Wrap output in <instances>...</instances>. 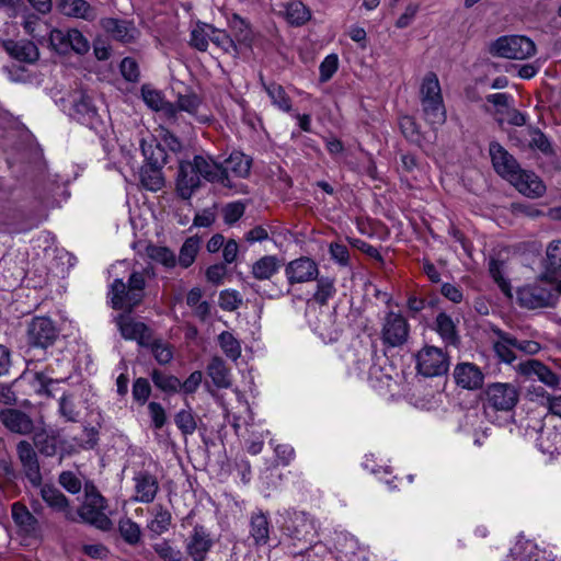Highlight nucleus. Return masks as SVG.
Segmentation results:
<instances>
[{
	"label": "nucleus",
	"instance_id": "nucleus-3",
	"mask_svg": "<svg viewBox=\"0 0 561 561\" xmlns=\"http://www.w3.org/2000/svg\"><path fill=\"white\" fill-rule=\"evenodd\" d=\"M146 287V277L144 272H134L128 282L115 279L111 285V304L114 309H126L130 312L144 299Z\"/></svg>",
	"mask_w": 561,
	"mask_h": 561
},
{
	"label": "nucleus",
	"instance_id": "nucleus-34",
	"mask_svg": "<svg viewBox=\"0 0 561 561\" xmlns=\"http://www.w3.org/2000/svg\"><path fill=\"white\" fill-rule=\"evenodd\" d=\"M41 495L43 501L54 511L64 512L68 519H72V514L68 510V499L55 486L43 485L41 489Z\"/></svg>",
	"mask_w": 561,
	"mask_h": 561
},
{
	"label": "nucleus",
	"instance_id": "nucleus-32",
	"mask_svg": "<svg viewBox=\"0 0 561 561\" xmlns=\"http://www.w3.org/2000/svg\"><path fill=\"white\" fill-rule=\"evenodd\" d=\"M251 169V160L242 152L234 151L222 163L225 176L230 179V174L237 178H245Z\"/></svg>",
	"mask_w": 561,
	"mask_h": 561
},
{
	"label": "nucleus",
	"instance_id": "nucleus-47",
	"mask_svg": "<svg viewBox=\"0 0 561 561\" xmlns=\"http://www.w3.org/2000/svg\"><path fill=\"white\" fill-rule=\"evenodd\" d=\"M251 536L256 545H265L268 540V522L263 514L253 515L251 518Z\"/></svg>",
	"mask_w": 561,
	"mask_h": 561
},
{
	"label": "nucleus",
	"instance_id": "nucleus-35",
	"mask_svg": "<svg viewBox=\"0 0 561 561\" xmlns=\"http://www.w3.org/2000/svg\"><path fill=\"white\" fill-rule=\"evenodd\" d=\"M280 267V260L276 255H264L252 265L251 273L259 280L272 278Z\"/></svg>",
	"mask_w": 561,
	"mask_h": 561
},
{
	"label": "nucleus",
	"instance_id": "nucleus-39",
	"mask_svg": "<svg viewBox=\"0 0 561 561\" xmlns=\"http://www.w3.org/2000/svg\"><path fill=\"white\" fill-rule=\"evenodd\" d=\"M261 82L274 106L283 112H289L291 110V100L280 84L275 82L266 83L262 77Z\"/></svg>",
	"mask_w": 561,
	"mask_h": 561
},
{
	"label": "nucleus",
	"instance_id": "nucleus-28",
	"mask_svg": "<svg viewBox=\"0 0 561 561\" xmlns=\"http://www.w3.org/2000/svg\"><path fill=\"white\" fill-rule=\"evenodd\" d=\"M493 334L495 335V340L493 341V350L499 357V359L506 364H512L515 359V336L512 334L499 329H492Z\"/></svg>",
	"mask_w": 561,
	"mask_h": 561
},
{
	"label": "nucleus",
	"instance_id": "nucleus-44",
	"mask_svg": "<svg viewBox=\"0 0 561 561\" xmlns=\"http://www.w3.org/2000/svg\"><path fill=\"white\" fill-rule=\"evenodd\" d=\"M436 331L440 337L449 343L455 344L457 342V331L453 319L445 312L438 313L435 320Z\"/></svg>",
	"mask_w": 561,
	"mask_h": 561
},
{
	"label": "nucleus",
	"instance_id": "nucleus-20",
	"mask_svg": "<svg viewBox=\"0 0 561 561\" xmlns=\"http://www.w3.org/2000/svg\"><path fill=\"white\" fill-rule=\"evenodd\" d=\"M290 536L305 543L311 545L317 536L316 522L306 513L295 514L291 518L290 526L287 527Z\"/></svg>",
	"mask_w": 561,
	"mask_h": 561
},
{
	"label": "nucleus",
	"instance_id": "nucleus-21",
	"mask_svg": "<svg viewBox=\"0 0 561 561\" xmlns=\"http://www.w3.org/2000/svg\"><path fill=\"white\" fill-rule=\"evenodd\" d=\"M454 378L458 386L469 390L481 388L484 381L483 373L472 363H460L456 365Z\"/></svg>",
	"mask_w": 561,
	"mask_h": 561
},
{
	"label": "nucleus",
	"instance_id": "nucleus-50",
	"mask_svg": "<svg viewBox=\"0 0 561 561\" xmlns=\"http://www.w3.org/2000/svg\"><path fill=\"white\" fill-rule=\"evenodd\" d=\"M154 386L165 392L180 391L181 380L175 376L165 375L162 371L153 370L151 375Z\"/></svg>",
	"mask_w": 561,
	"mask_h": 561
},
{
	"label": "nucleus",
	"instance_id": "nucleus-63",
	"mask_svg": "<svg viewBox=\"0 0 561 561\" xmlns=\"http://www.w3.org/2000/svg\"><path fill=\"white\" fill-rule=\"evenodd\" d=\"M329 251L331 259L334 260L336 263H339L342 266L348 265L350 251L346 245L342 243H331Z\"/></svg>",
	"mask_w": 561,
	"mask_h": 561
},
{
	"label": "nucleus",
	"instance_id": "nucleus-46",
	"mask_svg": "<svg viewBox=\"0 0 561 561\" xmlns=\"http://www.w3.org/2000/svg\"><path fill=\"white\" fill-rule=\"evenodd\" d=\"M201 240L197 237L187 238L180 249L179 264L187 268L190 267L198 253Z\"/></svg>",
	"mask_w": 561,
	"mask_h": 561
},
{
	"label": "nucleus",
	"instance_id": "nucleus-9",
	"mask_svg": "<svg viewBox=\"0 0 561 561\" xmlns=\"http://www.w3.org/2000/svg\"><path fill=\"white\" fill-rule=\"evenodd\" d=\"M410 325L407 319L396 311H388L382 320L380 337L385 345L397 347L408 340Z\"/></svg>",
	"mask_w": 561,
	"mask_h": 561
},
{
	"label": "nucleus",
	"instance_id": "nucleus-55",
	"mask_svg": "<svg viewBox=\"0 0 561 561\" xmlns=\"http://www.w3.org/2000/svg\"><path fill=\"white\" fill-rule=\"evenodd\" d=\"M209 25L197 26L191 33V45L201 51H205L209 43Z\"/></svg>",
	"mask_w": 561,
	"mask_h": 561
},
{
	"label": "nucleus",
	"instance_id": "nucleus-12",
	"mask_svg": "<svg viewBox=\"0 0 561 561\" xmlns=\"http://www.w3.org/2000/svg\"><path fill=\"white\" fill-rule=\"evenodd\" d=\"M201 181L218 183L226 187H231V180L225 176L222 163L216 161L210 154H196L192 159Z\"/></svg>",
	"mask_w": 561,
	"mask_h": 561
},
{
	"label": "nucleus",
	"instance_id": "nucleus-49",
	"mask_svg": "<svg viewBox=\"0 0 561 561\" xmlns=\"http://www.w3.org/2000/svg\"><path fill=\"white\" fill-rule=\"evenodd\" d=\"M335 291L333 279L329 277L317 278V289L313 294V299L323 306L335 295Z\"/></svg>",
	"mask_w": 561,
	"mask_h": 561
},
{
	"label": "nucleus",
	"instance_id": "nucleus-54",
	"mask_svg": "<svg viewBox=\"0 0 561 561\" xmlns=\"http://www.w3.org/2000/svg\"><path fill=\"white\" fill-rule=\"evenodd\" d=\"M209 41L214 43L216 46L221 48L225 51L236 50V45L233 39L221 30H217L214 26L209 25Z\"/></svg>",
	"mask_w": 561,
	"mask_h": 561
},
{
	"label": "nucleus",
	"instance_id": "nucleus-13",
	"mask_svg": "<svg viewBox=\"0 0 561 561\" xmlns=\"http://www.w3.org/2000/svg\"><path fill=\"white\" fill-rule=\"evenodd\" d=\"M489 151L493 168L497 174L510 182L517 179L516 176L520 168L512 154L497 142L490 144Z\"/></svg>",
	"mask_w": 561,
	"mask_h": 561
},
{
	"label": "nucleus",
	"instance_id": "nucleus-30",
	"mask_svg": "<svg viewBox=\"0 0 561 561\" xmlns=\"http://www.w3.org/2000/svg\"><path fill=\"white\" fill-rule=\"evenodd\" d=\"M140 148L146 164L162 168L167 163L168 154L156 138H142L140 140Z\"/></svg>",
	"mask_w": 561,
	"mask_h": 561
},
{
	"label": "nucleus",
	"instance_id": "nucleus-43",
	"mask_svg": "<svg viewBox=\"0 0 561 561\" xmlns=\"http://www.w3.org/2000/svg\"><path fill=\"white\" fill-rule=\"evenodd\" d=\"M162 168L145 164L140 169V182L142 186L149 191L157 192L164 185V178L161 172Z\"/></svg>",
	"mask_w": 561,
	"mask_h": 561
},
{
	"label": "nucleus",
	"instance_id": "nucleus-16",
	"mask_svg": "<svg viewBox=\"0 0 561 561\" xmlns=\"http://www.w3.org/2000/svg\"><path fill=\"white\" fill-rule=\"evenodd\" d=\"M116 324L124 339L135 340L141 346H149L151 344L152 332L145 323L134 321L128 316L121 314L116 318Z\"/></svg>",
	"mask_w": 561,
	"mask_h": 561
},
{
	"label": "nucleus",
	"instance_id": "nucleus-17",
	"mask_svg": "<svg viewBox=\"0 0 561 561\" xmlns=\"http://www.w3.org/2000/svg\"><path fill=\"white\" fill-rule=\"evenodd\" d=\"M100 24L114 39L125 44L135 42L140 34L135 24L127 20L104 18Z\"/></svg>",
	"mask_w": 561,
	"mask_h": 561
},
{
	"label": "nucleus",
	"instance_id": "nucleus-48",
	"mask_svg": "<svg viewBox=\"0 0 561 561\" xmlns=\"http://www.w3.org/2000/svg\"><path fill=\"white\" fill-rule=\"evenodd\" d=\"M148 257L165 267H173L176 264L175 254L167 247L148 245L146 249Z\"/></svg>",
	"mask_w": 561,
	"mask_h": 561
},
{
	"label": "nucleus",
	"instance_id": "nucleus-58",
	"mask_svg": "<svg viewBox=\"0 0 561 561\" xmlns=\"http://www.w3.org/2000/svg\"><path fill=\"white\" fill-rule=\"evenodd\" d=\"M149 346H151L152 354L159 364L165 365L171 362L173 354L169 345L152 340Z\"/></svg>",
	"mask_w": 561,
	"mask_h": 561
},
{
	"label": "nucleus",
	"instance_id": "nucleus-24",
	"mask_svg": "<svg viewBox=\"0 0 561 561\" xmlns=\"http://www.w3.org/2000/svg\"><path fill=\"white\" fill-rule=\"evenodd\" d=\"M0 420L11 432L26 435L33 431V421L24 412L16 409H4L0 412Z\"/></svg>",
	"mask_w": 561,
	"mask_h": 561
},
{
	"label": "nucleus",
	"instance_id": "nucleus-26",
	"mask_svg": "<svg viewBox=\"0 0 561 561\" xmlns=\"http://www.w3.org/2000/svg\"><path fill=\"white\" fill-rule=\"evenodd\" d=\"M60 12L69 18L81 19L92 22L98 18V11L85 0H60L58 3Z\"/></svg>",
	"mask_w": 561,
	"mask_h": 561
},
{
	"label": "nucleus",
	"instance_id": "nucleus-11",
	"mask_svg": "<svg viewBox=\"0 0 561 561\" xmlns=\"http://www.w3.org/2000/svg\"><path fill=\"white\" fill-rule=\"evenodd\" d=\"M201 186L202 181L193 161H181L175 178L176 194L182 199L188 201Z\"/></svg>",
	"mask_w": 561,
	"mask_h": 561
},
{
	"label": "nucleus",
	"instance_id": "nucleus-37",
	"mask_svg": "<svg viewBox=\"0 0 561 561\" xmlns=\"http://www.w3.org/2000/svg\"><path fill=\"white\" fill-rule=\"evenodd\" d=\"M282 8L283 10L279 12L291 25H304L311 18L309 9L301 1H291L286 4H282Z\"/></svg>",
	"mask_w": 561,
	"mask_h": 561
},
{
	"label": "nucleus",
	"instance_id": "nucleus-15",
	"mask_svg": "<svg viewBox=\"0 0 561 561\" xmlns=\"http://www.w3.org/2000/svg\"><path fill=\"white\" fill-rule=\"evenodd\" d=\"M133 481L135 491L133 500L138 503H152L159 491L157 477L149 471L141 470L134 474Z\"/></svg>",
	"mask_w": 561,
	"mask_h": 561
},
{
	"label": "nucleus",
	"instance_id": "nucleus-6",
	"mask_svg": "<svg viewBox=\"0 0 561 561\" xmlns=\"http://www.w3.org/2000/svg\"><path fill=\"white\" fill-rule=\"evenodd\" d=\"M536 51L534 42L520 35L501 36L490 46V53L493 56L508 59H526Z\"/></svg>",
	"mask_w": 561,
	"mask_h": 561
},
{
	"label": "nucleus",
	"instance_id": "nucleus-1",
	"mask_svg": "<svg viewBox=\"0 0 561 561\" xmlns=\"http://www.w3.org/2000/svg\"><path fill=\"white\" fill-rule=\"evenodd\" d=\"M517 301L520 307L535 310L554 308L557 294L553 291V277L541 273L533 283L517 289Z\"/></svg>",
	"mask_w": 561,
	"mask_h": 561
},
{
	"label": "nucleus",
	"instance_id": "nucleus-38",
	"mask_svg": "<svg viewBox=\"0 0 561 561\" xmlns=\"http://www.w3.org/2000/svg\"><path fill=\"white\" fill-rule=\"evenodd\" d=\"M424 119L433 127L442 126L446 122V110L443 99L421 102Z\"/></svg>",
	"mask_w": 561,
	"mask_h": 561
},
{
	"label": "nucleus",
	"instance_id": "nucleus-64",
	"mask_svg": "<svg viewBox=\"0 0 561 561\" xmlns=\"http://www.w3.org/2000/svg\"><path fill=\"white\" fill-rule=\"evenodd\" d=\"M150 396V385L147 379L138 378L133 385V397L136 401L145 403Z\"/></svg>",
	"mask_w": 561,
	"mask_h": 561
},
{
	"label": "nucleus",
	"instance_id": "nucleus-23",
	"mask_svg": "<svg viewBox=\"0 0 561 561\" xmlns=\"http://www.w3.org/2000/svg\"><path fill=\"white\" fill-rule=\"evenodd\" d=\"M518 370L526 377L536 376L539 381L548 387L556 388L560 383V377L548 366L536 359H528L518 365Z\"/></svg>",
	"mask_w": 561,
	"mask_h": 561
},
{
	"label": "nucleus",
	"instance_id": "nucleus-62",
	"mask_svg": "<svg viewBox=\"0 0 561 561\" xmlns=\"http://www.w3.org/2000/svg\"><path fill=\"white\" fill-rule=\"evenodd\" d=\"M148 411L154 428H162L167 422V415L163 407L158 402H150L148 404Z\"/></svg>",
	"mask_w": 561,
	"mask_h": 561
},
{
	"label": "nucleus",
	"instance_id": "nucleus-27",
	"mask_svg": "<svg viewBox=\"0 0 561 561\" xmlns=\"http://www.w3.org/2000/svg\"><path fill=\"white\" fill-rule=\"evenodd\" d=\"M141 98L146 105L156 112H163L170 118H176V107L173 103L167 102L162 93L150 85H142Z\"/></svg>",
	"mask_w": 561,
	"mask_h": 561
},
{
	"label": "nucleus",
	"instance_id": "nucleus-4",
	"mask_svg": "<svg viewBox=\"0 0 561 561\" xmlns=\"http://www.w3.org/2000/svg\"><path fill=\"white\" fill-rule=\"evenodd\" d=\"M105 499L92 483H85L84 500L78 511L80 518L101 530H108L112 526V522L105 514Z\"/></svg>",
	"mask_w": 561,
	"mask_h": 561
},
{
	"label": "nucleus",
	"instance_id": "nucleus-33",
	"mask_svg": "<svg viewBox=\"0 0 561 561\" xmlns=\"http://www.w3.org/2000/svg\"><path fill=\"white\" fill-rule=\"evenodd\" d=\"M4 48L10 56L25 62L35 61L39 55L36 45L28 41H8L4 43Z\"/></svg>",
	"mask_w": 561,
	"mask_h": 561
},
{
	"label": "nucleus",
	"instance_id": "nucleus-42",
	"mask_svg": "<svg viewBox=\"0 0 561 561\" xmlns=\"http://www.w3.org/2000/svg\"><path fill=\"white\" fill-rule=\"evenodd\" d=\"M421 102L434 101L443 99L442 89L438 77L434 72H427L420 88Z\"/></svg>",
	"mask_w": 561,
	"mask_h": 561
},
{
	"label": "nucleus",
	"instance_id": "nucleus-57",
	"mask_svg": "<svg viewBox=\"0 0 561 561\" xmlns=\"http://www.w3.org/2000/svg\"><path fill=\"white\" fill-rule=\"evenodd\" d=\"M60 485L69 493L77 494L82 489L81 480L72 471H64L59 476Z\"/></svg>",
	"mask_w": 561,
	"mask_h": 561
},
{
	"label": "nucleus",
	"instance_id": "nucleus-56",
	"mask_svg": "<svg viewBox=\"0 0 561 561\" xmlns=\"http://www.w3.org/2000/svg\"><path fill=\"white\" fill-rule=\"evenodd\" d=\"M339 67V58L335 54L328 55L320 64V80L322 82L329 81L336 72Z\"/></svg>",
	"mask_w": 561,
	"mask_h": 561
},
{
	"label": "nucleus",
	"instance_id": "nucleus-59",
	"mask_svg": "<svg viewBox=\"0 0 561 561\" xmlns=\"http://www.w3.org/2000/svg\"><path fill=\"white\" fill-rule=\"evenodd\" d=\"M122 76L130 82H136L139 79V67L135 59L126 57L122 60L121 66Z\"/></svg>",
	"mask_w": 561,
	"mask_h": 561
},
{
	"label": "nucleus",
	"instance_id": "nucleus-10",
	"mask_svg": "<svg viewBox=\"0 0 561 561\" xmlns=\"http://www.w3.org/2000/svg\"><path fill=\"white\" fill-rule=\"evenodd\" d=\"M27 342L33 347L47 348L54 344L58 330L48 317H35L27 325Z\"/></svg>",
	"mask_w": 561,
	"mask_h": 561
},
{
	"label": "nucleus",
	"instance_id": "nucleus-53",
	"mask_svg": "<svg viewBox=\"0 0 561 561\" xmlns=\"http://www.w3.org/2000/svg\"><path fill=\"white\" fill-rule=\"evenodd\" d=\"M153 550L163 561H188L179 549L173 548L168 541L153 545Z\"/></svg>",
	"mask_w": 561,
	"mask_h": 561
},
{
	"label": "nucleus",
	"instance_id": "nucleus-52",
	"mask_svg": "<svg viewBox=\"0 0 561 561\" xmlns=\"http://www.w3.org/2000/svg\"><path fill=\"white\" fill-rule=\"evenodd\" d=\"M174 422L183 435H192L197 427L191 409L179 411L174 416Z\"/></svg>",
	"mask_w": 561,
	"mask_h": 561
},
{
	"label": "nucleus",
	"instance_id": "nucleus-18",
	"mask_svg": "<svg viewBox=\"0 0 561 561\" xmlns=\"http://www.w3.org/2000/svg\"><path fill=\"white\" fill-rule=\"evenodd\" d=\"M286 276L290 284L307 283L317 279L319 268L317 263L309 257H299L286 266Z\"/></svg>",
	"mask_w": 561,
	"mask_h": 561
},
{
	"label": "nucleus",
	"instance_id": "nucleus-61",
	"mask_svg": "<svg viewBox=\"0 0 561 561\" xmlns=\"http://www.w3.org/2000/svg\"><path fill=\"white\" fill-rule=\"evenodd\" d=\"M242 300L237 291L225 290L220 294L219 304L224 310L233 311L239 308Z\"/></svg>",
	"mask_w": 561,
	"mask_h": 561
},
{
	"label": "nucleus",
	"instance_id": "nucleus-2",
	"mask_svg": "<svg viewBox=\"0 0 561 561\" xmlns=\"http://www.w3.org/2000/svg\"><path fill=\"white\" fill-rule=\"evenodd\" d=\"M373 354L374 352L368 347L354 350L353 356L355 359L351 371L360 378L367 373L368 383L380 394L392 392L396 382L390 374L383 371L381 366L371 364Z\"/></svg>",
	"mask_w": 561,
	"mask_h": 561
},
{
	"label": "nucleus",
	"instance_id": "nucleus-14",
	"mask_svg": "<svg viewBox=\"0 0 561 561\" xmlns=\"http://www.w3.org/2000/svg\"><path fill=\"white\" fill-rule=\"evenodd\" d=\"M16 451L25 477L32 485L39 486L42 484V473L36 451L26 440H21L18 444Z\"/></svg>",
	"mask_w": 561,
	"mask_h": 561
},
{
	"label": "nucleus",
	"instance_id": "nucleus-7",
	"mask_svg": "<svg viewBox=\"0 0 561 561\" xmlns=\"http://www.w3.org/2000/svg\"><path fill=\"white\" fill-rule=\"evenodd\" d=\"M518 390L512 383L494 382L485 390L484 407L494 411L508 412L518 402Z\"/></svg>",
	"mask_w": 561,
	"mask_h": 561
},
{
	"label": "nucleus",
	"instance_id": "nucleus-45",
	"mask_svg": "<svg viewBox=\"0 0 561 561\" xmlns=\"http://www.w3.org/2000/svg\"><path fill=\"white\" fill-rule=\"evenodd\" d=\"M218 344L229 359L236 362L241 356L240 341L231 332H221L218 335Z\"/></svg>",
	"mask_w": 561,
	"mask_h": 561
},
{
	"label": "nucleus",
	"instance_id": "nucleus-19",
	"mask_svg": "<svg viewBox=\"0 0 561 561\" xmlns=\"http://www.w3.org/2000/svg\"><path fill=\"white\" fill-rule=\"evenodd\" d=\"M213 547V540L203 526H195L186 539L185 549L194 561H204Z\"/></svg>",
	"mask_w": 561,
	"mask_h": 561
},
{
	"label": "nucleus",
	"instance_id": "nucleus-22",
	"mask_svg": "<svg viewBox=\"0 0 561 561\" xmlns=\"http://www.w3.org/2000/svg\"><path fill=\"white\" fill-rule=\"evenodd\" d=\"M176 113L182 111L194 117L199 123L210 121V114L203 100L195 93L180 94L176 103Z\"/></svg>",
	"mask_w": 561,
	"mask_h": 561
},
{
	"label": "nucleus",
	"instance_id": "nucleus-51",
	"mask_svg": "<svg viewBox=\"0 0 561 561\" xmlns=\"http://www.w3.org/2000/svg\"><path fill=\"white\" fill-rule=\"evenodd\" d=\"M118 529L123 539L129 545H137L140 541L141 530L137 523L129 518L119 520Z\"/></svg>",
	"mask_w": 561,
	"mask_h": 561
},
{
	"label": "nucleus",
	"instance_id": "nucleus-29",
	"mask_svg": "<svg viewBox=\"0 0 561 561\" xmlns=\"http://www.w3.org/2000/svg\"><path fill=\"white\" fill-rule=\"evenodd\" d=\"M73 117L81 124L94 127L99 121L98 111L92 99L85 94H81L73 101Z\"/></svg>",
	"mask_w": 561,
	"mask_h": 561
},
{
	"label": "nucleus",
	"instance_id": "nucleus-60",
	"mask_svg": "<svg viewBox=\"0 0 561 561\" xmlns=\"http://www.w3.org/2000/svg\"><path fill=\"white\" fill-rule=\"evenodd\" d=\"M229 26L236 33V36L239 41H245L249 38V25L240 15L232 14L229 19Z\"/></svg>",
	"mask_w": 561,
	"mask_h": 561
},
{
	"label": "nucleus",
	"instance_id": "nucleus-25",
	"mask_svg": "<svg viewBox=\"0 0 561 561\" xmlns=\"http://www.w3.org/2000/svg\"><path fill=\"white\" fill-rule=\"evenodd\" d=\"M511 183L525 196L536 198L543 195L546 186L542 181L533 172L519 170Z\"/></svg>",
	"mask_w": 561,
	"mask_h": 561
},
{
	"label": "nucleus",
	"instance_id": "nucleus-41",
	"mask_svg": "<svg viewBox=\"0 0 561 561\" xmlns=\"http://www.w3.org/2000/svg\"><path fill=\"white\" fill-rule=\"evenodd\" d=\"M545 271L550 277L561 273V240L550 242L546 249V257L543 260Z\"/></svg>",
	"mask_w": 561,
	"mask_h": 561
},
{
	"label": "nucleus",
	"instance_id": "nucleus-5",
	"mask_svg": "<svg viewBox=\"0 0 561 561\" xmlns=\"http://www.w3.org/2000/svg\"><path fill=\"white\" fill-rule=\"evenodd\" d=\"M49 45L61 55H67L70 51L85 55L90 50L89 39L78 28H51Z\"/></svg>",
	"mask_w": 561,
	"mask_h": 561
},
{
	"label": "nucleus",
	"instance_id": "nucleus-31",
	"mask_svg": "<svg viewBox=\"0 0 561 561\" xmlns=\"http://www.w3.org/2000/svg\"><path fill=\"white\" fill-rule=\"evenodd\" d=\"M12 518L19 529L26 536L37 535L38 522L24 505L20 503L12 505Z\"/></svg>",
	"mask_w": 561,
	"mask_h": 561
},
{
	"label": "nucleus",
	"instance_id": "nucleus-8",
	"mask_svg": "<svg viewBox=\"0 0 561 561\" xmlns=\"http://www.w3.org/2000/svg\"><path fill=\"white\" fill-rule=\"evenodd\" d=\"M415 360L417 371L425 377H437L448 371V357L438 347L424 346L415 355Z\"/></svg>",
	"mask_w": 561,
	"mask_h": 561
},
{
	"label": "nucleus",
	"instance_id": "nucleus-36",
	"mask_svg": "<svg viewBox=\"0 0 561 561\" xmlns=\"http://www.w3.org/2000/svg\"><path fill=\"white\" fill-rule=\"evenodd\" d=\"M207 375L217 388H229L231 386L230 370L224 359L218 356L210 359L207 366Z\"/></svg>",
	"mask_w": 561,
	"mask_h": 561
},
{
	"label": "nucleus",
	"instance_id": "nucleus-40",
	"mask_svg": "<svg viewBox=\"0 0 561 561\" xmlns=\"http://www.w3.org/2000/svg\"><path fill=\"white\" fill-rule=\"evenodd\" d=\"M153 517L147 524V528L153 536H160L168 531L171 525V513L161 505H156L152 510Z\"/></svg>",
	"mask_w": 561,
	"mask_h": 561
}]
</instances>
